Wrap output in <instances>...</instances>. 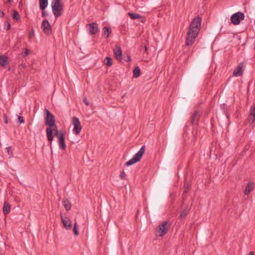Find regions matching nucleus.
Here are the masks:
<instances>
[{
	"label": "nucleus",
	"mask_w": 255,
	"mask_h": 255,
	"mask_svg": "<svg viewBox=\"0 0 255 255\" xmlns=\"http://www.w3.org/2000/svg\"><path fill=\"white\" fill-rule=\"evenodd\" d=\"M127 62H129L131 60L129 56H127V59L125 60Z\"/></svg>",
	"instance_id": "36"
},
{
	"label": "nucleus",
	"mask_w": 255,
	"mask_h": 255,
	"mask_svg": "<svg viewBox=\"0 0 255 255\" xmlns=\"http://www.w3.org/2000/svg\"><path fill=\"white\" fill-rule=\"evenodd\" d=\"M73 232L75 236H77L79 234L78 225L77 222H75L74 224Z\"/></svg>",
	"instance_id": "26"
},
{
	"label": "nucleus",
	"mask_w": 255,
	"mask_h": 255,
	"mask_svg": "<svg viewBox=\"0 0 255 255\" xmlns=\"http://www.w3.org/2000/svg\"><path fill=\"white\" fill-rule=\"evenodd\" d=\"M65 132L63 134L59 135L57 137L58 142L59 148L61 150H64L66 148V144L65 142Z\"/></svg>",
	"instance_id": "11"
},
{
	"label": "nucleus",
	"mask_w": 255,
	"mask_h": 255,
	"mask_svg": "<svg viewBox=\"0 0 255 255\" xmlns=\"http://www.w3.org/2000/svg\"><path fill=\"white\" fill-rule=\"evenodd\" d=\"M114 55L118 60L122 59V51L121 47L118 45H116L115 48L114 49Z\"/></svg>",
	"instance_id": "14"
},
{
	"label": "nucleus",
	"mask_w": 255,
	"mask_h": 255,
	"mask_svg": "<svg viewBox=\"0 0 255 255\" xmlns=\"http://www.w3.org/2000/svg\"><path fill=\"white\" fill-rule=\"evenodd\" d=\"M12 17L13 19L16 20L17 21L19 20L20 18L19 13L15 10H13V11Z\"/></svg>",
	"instance_id": "25"
},
{
	"label": "nucleus",
	"mask_w": 255,
	"mask_h": 255,
	"mask_svg": "<svg viewBox=\"0 0 255 255\" xmlns=\"http://www.w3.org/2000/svg\"><path fill=\"white\" fill-rule=\"evenodd\" d=\"M188 214V212L186 210H183L180 215V217L181 218H184L186 217Z\"/></svg>",
	"instance_id": "27"
},
{
	"label": "nucleus",
	"mask_w": 255,
	"mask_h": 255,
	"mask_svg": "<svg viewBox=\"0 0 255 255\" xmlns=\"http://www.w3.org/2000/svg\"><path fill=\"white\" fill-rule=\"evenodd\" d=\"M47 5L48 0H39V7L41 10H44Z\"/></svg>",
	"instance_id": "19"
},
{
	"label": "nucleus",
	"mask_w": 255,
	"mask_h": 255,
	"mask_svg": "<svg viewBox=\"0 0 255 255\" xmlns=\"http://www.w3.org/2000/svg\"><path fill=\"white\" fill-rule=\"evenodd\" d=\"M189 187V184L187 183H185V184L184 185V190L183 194H185L187 193Z\"/></svg>",
	"instance_id": "28"
},
{
	"label": "nucleus",
	"mask_w": 255,
	"mask_h": 255,
	"mask_svg": "<svg viewBox=\"0 0 255 255\" xmlns=\"http://www.w3.org/2000/svg\"><path fill=\"white\" fill-rule=\"evenodd\" d=\"M126 173L124 170H123L120 173V177L121 179L124 180L126 179Z\"/></svg>",
	"instance_id": "29"
},
{
	"label": "nucleus",
	"mask_w": 255,
	"mask_h": 255,
	"mask_svg": "<svg viewBox=\"0 0 255 255\" xmlns=\"http://www.w3.org/2000/svg\"><path fill=\"white\" fill-rule=\"evenodd\" d=\"M63 205L65 208L66 210H69L71 209V203L69 202V200H68L66 199H65L63 200Z\"/></svg>",
	"instance_id": "21"
},
{
	"label": "nucleus",
	"mask_w": 255,
	"mask_h": 255,
	"mask_svg": "<svg viewBox=\"0 0 255 255\" xmlns=\"http://www.w3.org/2000/svg\"><path fill=\"white\" fill-rule=\"evenodd\" d=\"M145 149V146H142L139 151L133 156V157L126 163L125 165L128 166L138 162L144 153Z\"/></svg>",
	"instance_id": "4"
},
{
	"label": "nucleus",
	"mask_w": 255,
	"mask_h": 255,
	"mask_svg": "<svg viewBox=\"0 0 255 255\" xmlns=\"http://www.w3.org/2000/svg\"><path fill=\"white\" fill-rule=\"evenodd\" d=\"M7 2L10 3L11 2V0H7Z\"/></svg>",
	"instance_id": "40"
},
{
	"label": "nucleus",
	"mask_w": 255,
	"mask_h": 255,
	"mask_svg": "<svg viewBox=\"0 0 255 255\" xmlns=\"http://www.w3.org/2000/svg\"><path fill=\"white\" fill-rule=\"evenodd\" d=\"M51 7L55 17L57 18L61 15L63 6L61 0H53L51 2Z\"/></svg>",
	"instance_id": "3"
},
{
	"label": "nucleus",
	"mask_w": 255,
	"mask_h": 255,
	"mask_svg": "<svg viewBox=\"0 0 255 255\" xmlns=\"http://www.w3.org/2000/svg\"><path fill=\"white\" fill-rule=\"evenodd\" d=\"M245 64L244 62H241L237 67L235 69L233 72V76L235 77H239L243 75Z\"/></svg>",
	"instance_id": "10"
},
{
	"label": "nucleus",
	"mask_w": 255,
	"mask_h": 255,
	"mask_svg": "<svg viewBox=\"0 0 255 255\" xmlns=\"http://www.w3.org/2000/svg\"><path fill=\"white\" fill-rule=\"evenodd\" d=\"M3 119H4L5 124H7L8 123V120H7V118L5 114H3Z\"/></svg>",
	"instance_id": "33"
},
{
	"label": "nucleus",
	"mask_w": 255,
	"mask_h": 255,
	"mask_svg": "<svg viewBox=\"0 0 255 255\" xmlns=\"http://www.w3.org/2000/svg\"><path fill=\"white\" fill-rule=\"evenodd\" d=\"M44 113L46 114L45 117V125L49 127L54 126L55 124L54 116L47 109H44Z\"/></svg>",
	"instance_id": "6"
},
{
	"label": "nucleus",
	"mask_w": 255,
	"mask_h": 255,
	"mask_svg": "<svg viewBox=\"0 0 255 255\" xmlns=\"http://www.w3.org/2000/svg\"><path fill=\"white\" fill-rule=\"evenodd\" d=\"M140 70L138 67H136L133 70V75L134 78H138L140 76Z\"/></svg>",
	"instance_id": "22"
},
{
	"label": "nucleus",
	"mask_w": 255,
	"mask_h": 255,
	"mask_svg": "<svg viewBox=\"0 0 255 255\" xmlns=\"http://www.w3.org/2000/svg\"><path fill=\"white\" fill-rule=\"evenodd\" d=\"M245 15L241 12H236L233 14L231 17L232 22L235 25H238L240 23V20L244 19Z\"/></svg>",
	"instance_id": "7"
},
{
	"label": "nucleus",
	"mask_w": 255,
	"mask_h": 255,
	"mask_svg": "<svg viewBox=\"0 0 255 255\" xmlns=\"http://www.w3.org/2000/svg\"><path fill=\"white\" fill-rule=\"evenodd\" d=\"M10 24L9 23H7V27H6V30H8L10 29Z\"/></svg>",
	"instance_id": "35"
},
{
	"label": "nucleus",
	"mask_w": 255,
	"mask_h": 255,
	"mask_svg": "<svg viewBox=\"0 0 255 255\" xmlns=\"http://www.w3.org/2000/svg\"><path fill=\"white\" fill-rule=\"evenodd\" d=\"M4 15V13L3 12V11H2V10H0V17H3Z\"/></svg>",
	"instance_id": "34"
},
{
	"label": "nucleus",
	"mask_w": 255,
	"mask_h": 255,
	"mask_svg": "<svg viewBox=\"0 0 255 255\" xmlns=\"http://www.w3.org/2000/svg\"><path fill=\"white\" fill-rule=\"evenodd\" d=\"M199 111L196 110L191 117V124H193L194 122L198 119L199 115Z\"/></svg>",
	"instance_id": "20"
},
{
	"label": "nucleus",
	"mask_w": 255,
	"mask_h": 255,
	"mask_svg": "<svg viewBox=\"0 0 255 255\" xmlns=\"http://www.w3.org/2000/svg\"><path fill=\"white\" fill-rule=\"evenodd\" d=\"M103 35L106 38H108L109 35L112 33V29L110 27H104L103 28Z\"/></svg>",
	"instance_id": "16"
},
{
	"label": "nucleus",
	"mask_w": 255,
	"mask_h": 255,
	"mask_svg": "<svg viewBox=\"0 0 255 255\" xmlns=\"http://www.w3.org/2000/svg\"><path fill=\"white\" fill-rule=\"evenodd\" d=\"M46 135L47 139L51 143L52 141L53 140V136L58 137L59 135L61 134L64 133L65 132L64 130H60L58 131L57 129V126L55 124H54V126H51V127H48L46 129Z\"/></svg>",
	"instance_id": "2"
},
{
	"label": "nucleus",
	"mask_w": 255,
	"mask_h": 255,
	"mask_svg": "<svg viewBox=\"0 0 255 255\" xmlns=\"http://www.w3.org/2000/svg\"><path fill=\"white\" fill-rule=\"evenodd\" d=\"M28 51L27 49H26L25 51L24 52V55L26 56L28 55Z\"/></svg>",
	"instance_id": "37"
},
{
	"label": "nucleus",
	"mask_w": 255,
	"mask_h": 255,
	"mask_svg": "<svg viewBox=\"0 0 255 255\" xmlns=\"http://www.w3.org/2000/svg\"><path fill=\"white\" fill-rule=\"evenodd\" d=\"M105 64L108 66H112L113 64L112 59L109 57H107L104 60Z\"/></svg>",
	"instance_id": "24"
},
{
	"label": "nucleus",
	"mask_w": 255,
	"mask_h": 255,
	"mask_svg": "<svg viewBox=\"0 0 255 255\" xmlns=\"http://www.w3.org/2000/svg\"><path fill=\"white\" fill-rule=\"evenodd\" d=\"M83 102L85 103V104L88 106L89 105V102L88 101V100L87 99V98H85L84 99H83Z\"/></svg>",
	"instance_id": "31"
},
{
	"label": "nucleus",
	"mask_w": 255,
	"mask_h": 255,
	"mask_svg": "<svg viewBox=\"0 0 255 255\" xmlns=\"http://www.w3.org/2000/svg\"><path fill=\"white\" fill-rule=\"evenodd\" d=\"M201 21L202 18L199 15L192 20L187 33L186 45H191L194 42L200 30Z\"/></svg>",
	"instance_id": "1"
},
{
	"label": "nucleus",
	"mask_w": 255,
	"mask_h": 255,
	"mask_svg": "<svg viewBox=\"0 0 255 255\" xmlns=\"http://www.w3.org/2000/svg\"><path fill=\"white\" fill-rule=\"evenodd\" d=\"M18 121L19 123L20 124L24 123V122L23 118L20 116H18Z\"/></svg>",
	"instance_id": "30"
},
{
	"label": "nucleus",
	"mask_w": 255,
	"mask_h": 255,
	"mask_svg": "<svg viewBox=\"0 0 255 255\" xmlns=\"http://www.w3.org/2000/svg\"><path fill=\"white\" fill-rule=\"evenodd\" d=\"M8 64L7 58L4 55H0V65L4 67Z\"/></svg>",
	"instance_id": "18"
},
{
	"label": "nucleus",
	"mask_w": 255,
	"mask_h": 255,
	"mask_svg": "<svg viewBox=\"0 0 255 255\" xmlns=\"http://www.w3.org/2000/svg\"><path fill=\"white\" fill-rule=\"evenodd\" d=\"M128 14L132 19H138L141 17V15L135 13L128 12Z\"/></svg>",
	"instance_id": "23"
},
{
	"label": "nucleus",
	"mask_w": 255,
	"mask_h": 255,
	"mask_svg": "<svg viewBox=\"0 0 255 255\" xmlns=\"http://www.w3.org/2000/svg\"><path fill=\"white\" fill-rule=\"evenodd\" d=\"M72 124L74 126L73 132L76 134H78L82 128L79 119L74 117L72 119Z\"/></svg>",
	"instance_id": "8"
},
{
	"label": "nucleus",
	"mask_w": 255,
	"mask_h": 255,
	"mask_svg": "<svg viewBox=\"0 0 255 255\" xmlns=\"http://www.w3.org/2000/svg\"><path fill=\"white\" fill-rule=\"evenodd\" d=\"M61 218L63 224L66 230H70L72 228V222L71 220L66 218H64L62 215L61 216Z\"/></svg>",
	"instance_id": "13"
},
{
	"label": "nucleus",
	"mask_w": 255,
	"mask_h": 255,
	"mask_svg": "<svg viewBox=\"0 0 255 255\" xmlns=\"http://www.w3.org/2000/svg\"><path fill=\"white\" fill-rule=\"evenodd\" d=\"M255 188V184L252 182H249L247 183L245 190V195H248Z\"/></svg>",
	"instance_id": "15"
},
{
	"label": "nucleus",
	"mask_w": 255,
	"mask_h": 255,
	"mask_svg": "<svg viewBox=\"0 0 255 255\" xmlns=\"http://www.w3.org/2000/svg\"><path fill=\"white\" fill-rule=\"evenodd\" d=\"M48 15V13L44 10H42V16L43 17H45Z\"/></svg>",
	"instance_id": "32"
},
{
	"label": "nucleus",
	"mask_w": 255,
	"mask_h": 255,
	"mask_svg": "<svg viewBox=\"0 0 255 255\" xmlns=\"http://www.w3.org/2000/svg\"><path fill=\"white\" fill-rule=\"evenodd\" d=\"M89 27V33L91 35L95 34L99 31L98 24L96 22H93L88 24Z\"/></svg>",
	"instance_id": "12"
},
{
	"label": "nucleus",
	"mask_w": 255,
	"mask_h": 255,
	"mask_svg": "<svg viewBox=\"0 0 255 255\" xmlns=\"http://www.w3.org/2000/svg\"><path fill=\"white\" fill-rule=\"evenodd\" d=\"M169 225L167 221L162 222L158 225L155 230V234L157 237H162L164 236L167 232Z\"/></svg>",
	"instance_id": "5"
},
{
	"label": "nucleus",
	"mask_w": 255,
	"mask_h": 255,
	"mask_svg": "<svg viewBox=\"0 0 255 255\" xmlns=\"http://www.w3.org/2000/svg\"><path fill=\"white\" fill-rule=\"evenodd\" d=\"M10 211V206L7 202H4L3 206V212L4 215L8 214Z\"/></svg>",
	"instance_id": "17"
},
{
	"label": "nucleus",
	"mask_w": 255,
	"mask_h": 255,
	"mask_svg": "<svg viewBox=\"0 0 255 255\" xmlns=\"http://www.w3.org/2000/svg\"><path fill=\"white\" fill-rule=\"evenodd\" d=\"M41 27L45 34L50 35L52 33V28L47 19H44L42 22Z\"/></svg>",
	"instance_id": "9"
},
{
	"label": "nucleus",
	"mask_w": 255,
	"mask_h": 255,
	"mask_svg": "<svg viewBox=\"0 0 255 255\" xmlns=\"http://www.w3.org/2000/svg\"><path fill=\"white\" fill-rule=\"evenodd\" d=\"M143 48H144V51L146 52L147 49L146 46H144Z\"/></svg>",
	"instance_id": "39"
},
{
	"label": "nucleus",
	"mask_w": 255,
	"mask_h": 255,
	"mask_svg": "<svg viewBox=\"0 0 255 255\" xmlns=\"http://www.w3.org/2000/svg\"><path fill=\"white\" fill-rule=\"evenodd\" d=\"M249 255H254V252L253 251H251L249 253Z\"/></svg>",
	"instance_id": "38"
}]
</instances>
